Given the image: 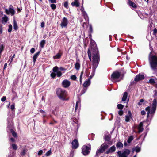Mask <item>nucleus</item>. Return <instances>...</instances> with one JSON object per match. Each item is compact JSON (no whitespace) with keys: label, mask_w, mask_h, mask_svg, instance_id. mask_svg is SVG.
I'll return each instance as SVG.
<instances>
[{"label":"nucleus","mask_w":157,"mask_h":157,"mask_svg":"<svg viewBox=\"0 0 157 157\" xmlns=\"http://www.w3.org/2000/svg\"><path fill=\"white\" fill-rule=\"evenodd\" d=\"M8 18L7 16L5 15H4V17L2 18V23L5 24L7 21Z\"/></svg>","instance_id":"obj_20"},{"label":"nucleus","mask_w":157,"mask_h":157,"mask_svg":"<svg viewBox=\"0 0 157 157\" xmlns=\"http://www.w3.org/2000/svg\"><path fill=\"white\" fill-rule=\"evenodd\" d=\"M11 132L13 136L15 137L17 136L16 133L13 130L11 129Z\"/></svg>","instance_id":"obj_38"},{"label":"nucleus","mask_w":157,"mask_h":157,"mask_svg":"<svg viewBox=\"0 0 157 157\" xmlns=\"http://www.w3.org/2000/svg\"><path fill=\"white\" fill-rule=\"evenodd\" d=\"M90 84V80L88 79V80L85 81L84 84H83V86L84 87H86L88 86Z\"/></svg>","instance_id":"obj_18"},{"label":"nucleus","mask_w":157,"mask_h":157,"mask_svg":"<svg viewBox=\"0 0 157 157\" xmlns=\"http://www.w3.org/2000/svg\"><path fill=\"white\" fill-rule=\"evenodd\" d=\"M2 26L0 27V33L1 34L2 33Z\"/></svg>","instance_id":"obj_60"},{"label":"nucleus","mask_w":157,"mask_h":157,"mask_svg":"<svg viewBox=\"0 0 157 157\" xmlns=\"http://www.w3.org/2000/svg\"><path fill=\"white\" fill-rule=\"evenodd\" d=\"M157 105V101L156 99L153 100L152 104V107L150 109L151 107L148 106L145 108V110L147 112V117H148L149 114H153L155 113L156 110Z\"/></svg>","instance_id":"obj_3"},{"label":"nucleus","mask_w":157,"mask_h":157,"mask_svg":"<svg viewBox=\"0 0 157 157\" xmlns=\"http://www.w3.org/2000/svg\"><path fill=\"white\" fill-rule=\"evenodd\" d=\"M51 154V149H50V150L49 151H48L47 152H46V153L45 154V155L46 156H48L50 155Z\"/></svg>","instance_id":"obj_39"},{"label":"nucleus","mask_w":157,"mask_h":157,"mask_svg":"<svg viewBox=\"0 0 157 157\" xmlns=\"http://www.w3.org/2000/svg\"><path fill=\"white\" fill-rule=\"evenodd\" d=\"M149 82L152 84H154L155 83V82L154 79L151 78L150 79Z\"/></svg>","instance_id":"obj_35"},{"label":"nucleus","mask_w":157,"mask_h":157,"mask_svg":"<svg viewBox=\"0 0 157 157\" xmlns=\"http://www.w3.org/2000/svg\"><path fill=\"white\" fill-rule=\"evenodd\" d=\"M10 102H9V104L7 105V108H9V106H10Z\"/></svg>","instance_id":"obj_63"},{"label":"nucleus","mask_w":157,"mask_h":157,"mask_svg":"<svg viewBox=\"0 0 157 157\" xmlns=\"http://www.w3.org/2000/svg\"><path fill=\"white\" fill-rule=\"evenodd\" d=\"M51 7L52 9L55 10L56 8V6L55 4H52L51 5Z\"/></svg>","instance_id":"obj_43"},{"label":"nucleus","mask_w":157,"mask_h":157,"mask_svg":"<svg viewBox=\"0 0 157 157\" xmlns=\"http://www.w3.org/2000/svg\"><path fill=\"white\" fill-rule=\"evenodd\" d=\"M7 63H5V64H4V68H3L4 70L6 68V67L7 66Z\"/></svg>","instance_id":"obj_57"},{"label":"nucleus","mask_w":157,"mask_h":157,"mask_svg":"<svg viewBox=\"0 0 157 157\" xmlns=\"http://www.w3.org/2000/svg\"><path fill=\"white\" fill-rule=\"evenodd\" d=\"M128 3L129 5L132 7L136 8V4L130 1H129Z\"/></svg>","instance_id":"obj_26"},{"label":"nucleus","mask_w":157,"mask_h":157,"mask_svg":"<svg viewBox=\"0 0 157 157\" xmlns=\"http://www.w3.org/2000/svg\"><path fill=\"white\" fill-rule=\"evenodd\" d=\"M15 54H14L11 57V62H12L13 61V59L14 58V57H15Z\"/></svg>","instance_id":"obj_58"},{"label":"nucleus","mask_w":157,"mask_h":157,"mask_svg":"<svg viewBox=\"0 0 157 157\" xmlns=\"http://www.w3.org/2000/svg\"><path fill=\"white\" fill-rule=\"evenodd\" d=\"M13 148L15 150H17V145L15 144H12L11 145Z\"/></svg>","instance_id":"obj_36"},{"label":"nucleus","mask_w":157,"mask_h":157,"mask_svg":"<svg viewBox=\"0 0 157 157\" xmlns=\"http://www.w3.org/2000/svg\"><path fill=\"white\" fill-rule=\"evenodd\" d=\"M140 151V148L139 147H136L135 148V151L136 152H138Z\"/></svg>","instance_id":"obj_45"},{"label":"nucleus","mask_w":157,"mask_h":157,"mask_svg":"<svg viewBox=\"0 0 157 157\" xmlns=\"http://www.w3.org/2000/svg\"><path fill=\"white\" fill-rule=\"evenodd\" d=\"M133 138L132 136H131L129 137L128 140L127 142L128 143H130L133 140Z\"/></svg>","instance_id":"obj_32"},{"label":"nucleus","mask_w":157,"mask_h":157,"mask_svg":"<svg viewBox=\"0 0 157 157\" xmlns=\"http://www.w3.org/2000/svg\"><path fill=\"white\" fill-rule=\"evenodd\" d=\"M6 98L5 96H3L1 98V101H4L6 100Z\"/></svg>","instance_id":"obj_50"},{"label":"nucleus","mask_w":157,"mask_h":157,"mask_svg":"<svg viewBox=\"0 0 157 157\" xmlns=\"http://www.w3.org/2000/svg\"><path fill=\"white\" fill-rule=\"evenodd\" d=\"M40 26H41V27H42V28H43L44 27V22H42V23H41Z\"/></svg>","instance_id":"obj_59"},{"label":"nucleus","mask_w":157,"mask_h":157,"mask_svg":"<svg viewBox=\"0 0 157 157\" xmlns=\"http://www.w3.org/2000/svg\"><path fill=\"white\" fill-rule=\"evenodd\" d=\"M72 148L73 149L77 148L79 146L78 142L76 139H75L72 142Z\"/></svg>","instance_id":"obj_12"},{"label":"nucleus","mask_w":157,"mask_h":157,"mask_svg":"<svg viewBox=\"0 0 157 157\" xmlns=\"http://www.w3.org/2000/svg\"><path fill=\"white\" fill-rule=\"evenodd\" d=\"M58 69V67L57 66H56L53 67L52 70L53 72L56 73L57 76L59 77L61 76L62 74L61 72L60 71H59Z\"/></svg>","instance_id":"obj_11"},{"label":"nucleus","mask_w":157,"mask_h":157,"mask_svg":"<svg viewBox=\"0 0 157 157\" xmlns=\"http://www.w3.org/2000/svg\"><path fill=\"white\" fill-rule=\"evenodd\" d=\"M123 146L122 143L120 142H118L116 144V146L117 148H121Z\"/></svg>","instance_id":"obj_30"},{"label":"nucleus","mask_w":157,"mask_h":157,"mask_svg":"<svg viewBox=\"0 0 157 157\" xmlns=\"http://www.w3.org/2000/svg\"><path fill=\"white\" fill-rule=\"evenodd\" d=\"M55 73L54 72H52L51 74V76L53 78H54L56 75Z\"/></svg>","instance_id":"obj_46"},{"label":"nucleus","mask_w":157,"mask_h":157,"mask_svg":"<svg viewBox=\"0 0 157 157\" xmlns=\"http://www.w3.org/2000/svg\"><path fill=\"white\" fill-rule=\"evenodd\" d=\"M130 151L128 149H125L121 152V151H118L117 152V154L118 155L119 157H128V156L130 154Z\"/></svg>","instance_id":"obj_7"},{"label":"nucleus","mask_w":157,"mask_h":157,"mask_svg":"<svg viewBox=\"0 0 157 157\" xmlns=\"http://www.w3.org/2000/svg\"><path fill=\"white\" fill-rule=\"evenodd\" d=\"M157 33V29H156L155 28L153 30V33L155 35Z\"/></svg>","instance_id":"obj_53"},{"label":"nucleus","mask_w":157,"mask_h":157,"mask_svg":"<svg viewBox=\"0 0 157 157\" xmlns=\"http://www.w3.org/2000/svg\"><path fill=\"white\" fill-rule=\"evenodd\" d=\"M144 100L143 99L140 100V101L138 103V105L140 106L142 105V103L144 102Z\"/></svg>","instance_id":"obj_40"},{"label":"nucleus","mask_w":157,"mask_h":157,"mask_svg":"<svg viewBox=\"0 0 157 157\" xmlns=\"http://www.w3.org/2000/svg\"><path fill=\"white\" fill-rule=\"evenodd\" d=\"M109 147L108 145L105 144H102L100 146V148L96 152V155L99 156L100 154L104 151Z\"/></svg>","instance_id":"obj_6"},{"label":"nucleus","mask_w":157,"mask_h":157,"mask_svg":"<svg viewBox=\"0 0 157 157\" xmlns=\"http://www.w3.org/2000/svg\"><path fill=\"white\" fill-rule=\"evenodd\" d=\"M13 28L15 30H17L18 29L17 22L15 20H13Z\"/></svg>","instance_id":"obj_27"},{"label":"nucleus","mask_w":157,"mask_h":157,"mask_svg":"<svg viewBox=\"0 0 157 157\" xmlns=\"http://www.w3.org/2000/svg\"><path fill=\"white\" fill-rule=\"evenodd\" d=\"M80 63L78 62H76L75 65V68L77 70H78L80 68Z\"/></svg>","instance_id":"obj_28"},{"label":"nucleus","mask_w":157,"mask_h":157,"mask_svg":"<svg viewBox=\"0 0 157 157\" xmlns=\"http://www.w3.org/2000/svg\"><path fill=\"white\" fill-rule=\"evenodd\" d=\"M128 93L127 92H124V93L123 95L122 98V101H125L127 98Z\"/></svg>","instance_id":"obj_22"},{"label":"nucleus","mask_w":157,"mask_h":157,"mask_svg":"<svg viewBox=\"0 0 157 157\" xmlns=\"http://www.w3.org/2000/svg\"><path fill=\"white\" fill-rule=\"evenodd\" d=\"M64 7L66 8H68V2H65L64 4Z\"/></svg>","instance_id":"obj_47"},{"label":"nucleus","mask_w":157,"mask_h":157,"mask_svg":"<svg viewBox=\"0 0 157 157\" xmlns=\"http://www.w3.org/2000/svg\"><path fill=\"white\" fill-rule=\"evenodd\" d=\"M104 139L105 141H108L110 139V137L108 136H105L104 137Z\"/></svg>","instance_id":"obj_37"},{"label":"nucleus","mask_w":157,"mask_h":157,"mask_svg":"<svg viewBox=\"0 0 157 157\" xmlns=\"http://www.w3.org/2000/svg\"><path fill=\"white\" fill-rule=\"evenodd\" d=\"M40 53V52H38L36 53L33 57V61L34 63H35L36 60V59L38 56L39 54Z\"/></svg>","instance_id":"obj_19"},{"label":"nucleus","mask_w":157,"mask_h":157,"mask_svg":"<svg viewBox=\"0 0 157 157\" xmlns=\"http://www.w3.org/2000/svg\"><path fill=\"white\" fill-rule=\"evenodd\" d=\"M52 3H56V0H48Z\"/></svg>","instance_id":"obj_54"},{"label":"nucleus","mask_w":157,"mask_h":157,"mask_svg":"<svg viewBox=\"0 0 157 157\" xmlns=\"http://www.w3.org/2000/svg\"><path fill=\"white\" fill-rule=\"evenodd\" d=\"M35 51V49L34 48H32L30 50V52L32 53H33Z\"/></svg>","instance_id":"obj_51"},{"label":"nucleus","mask_w":157,"mask_h":157,"mask_svg":"<svg viewBox=\"0 0 157 157\" xmlns=\"http://www.w3.org/2000/svg\"><path fill=\"white\" fill-rule=\"evenodd\" d=\"M57 96L60 99L62 100H66V97L67 95V92L64 90L61 89H58L56 91Z\"/></svg>","instance_id":"obj_4"},{"label":"nucleus","mask_w":157,"mask_h":157,"mask_svg":"<svg viewBox=\"0 0 157 157\" xmlns=\"http://www.w3.org/2000/svg\"><path fill=\"white\" fill-rule=\"evenodd\" d=\"M87 53L89 58L92 63V75L90 76V78H91L94 75L95 70L98 64L100 56L98 50L96 48H91L90 51L89 49Z\"/></svg>","instance_id":"obj_1"},{"label":"nucleus","mask_w":157,"mask_h":157,"mask_svg":"<svg viewBox=\"0 0 157 157\" xmlns=\"http://www.w3.org/2000/svg\"><path fill=\"white\" fill-rule=\"evenodd\" d=\"M27 151V150L26 149H23L21 153V155H24Z\"/></svg>","instance_id":"obj_33"},{"label":"nucleus","mask_w":157,"mask_h":157,"mask_svg":"<svg viewBox=\"0 0 157 157\" xmlns=\"http://www.w3.org/2000/svg\"><path fill=\"white\" fill-rule=\"evenodd\" d=\"M117 107L119 109H122L123 108L124 106L122 104H119L117 105Z\"/></svg>","instance_id":"obj_34"},{"label":"nucleus","mask_w":157,"mask_h":157,"mask_svg":"<svg viewBox=\"0 0 157 157\" xmlns=\"http://www.w3.org/2000/svg\"><path fill=\"white\" fill-rule=\"evenodd\" d=\"M45 43V40H42L40 42V46L41 48H43L44 45Z\"/></svg>","instance_id":"obj_31"},{"label":"nucleus","mask_w":157,"mask_h":157,"mask_svg":"<svg viewBox=\"0 0 157 157\" xmlns=\"http://www.w3.org/2000/svg\"><path fill=\"white\" fill-rule=\"evenodd\" d=\"M80 101H78L76 102L75 105V111L77 110L78 108L80 106Z\"/></svg>","instance_id":"obj_23"},{"label":"nucleus","mask_w":157,"mask_h":157,"mask_svg":"<svg viewBox=\"0 0 157 157\" xmlns=\"http://www.w3.org/2000/svg\"><path fill=\"white\" fill-rule=\"evenodd\" d=\"M10 108H11V109L12 111H13L15 109V104H14V103H13V104L12 105H11Z\"/></svg>","instance_id":"obj_42"},{"label":"nucleus","mask_w":157,"mask_h":157,"mask_svg":"<svg viewBox=\"0 0 157 157\" xmlns=\"http://www.w3.org/2000/svg\"><path fill=\"white\" fill-rule=\"evenodd\" d=\"M12 29V26L10 24L9 25V28L8 29V31L10 32L11 31Z\"/></svg>","instance_id":"obj_41"},{"label":"nucleus","mask_w":157,"mask_h":157,"mask_svg":"<svg viewBox=\"0 0 157 157\" xmlns=\"http://www.w3.org/2000/svg\"><path fill=\"white\" fill-rule=\"evenodd\" d=\"M154 97L155 98L157 96V91L156 90H154Z\"/></svg>","instance_id":"obj_52"},{"label":"nucleus","mask_w":157,"mask_h":157,"mask_svg":"<svg viewBox=\"0 0 157 157\" xmlns=\"http://www.w3.org/2000/svg\"><path fill=\"white\" fill-rule=\"evenodd\" d=\"M132 118V116L130 115H126L125 116V121L126 122L129 121L130 119Z\"/></svg>","instance_id":"obj_29"},{"label":"nucleus","mask_w":157,"mask_h":157,"mask_svg":"<svg viewBox=\"0 0 157 157\" xmlns=\"http://www.w3.org/2000/svg\"><path fill=\"white\" fill-rule=\"evenodd\" d=\"M116 150V148L114 146H112L109 148L108 150H107L105 153L106 154H109V153H111L115 151Z\"/></svg>","instance_id":"obj_15"},{"label":"nucleus","mask_w":157,"mask_h":157,"mask_svg":"<svg viewBox=\"0 0 157 157\" xmlns=\"http://www.w3.org/2000/svg\"><path fill=\"white\" fill-rule=\"evenodd\" d=\"M43 151L42 150H40L38 152V155H42L43 153Z\"/></svg>","instance_id":"obj_48"},{"label":"nucleus","mask_w":157,"mask_h":157,"mask_svg":"<svg viewBox=\"0 0 157 157\" xmlns=\"http://www.w3.org/2000/svg\"><path fill=\"white\" fill-rule=\"evenodd\" d=\"M128 114H129V115H131V116H132V115H131V112L130 111H128Z\"/></svg>","instance_id":"obj_64"},{"label":"nucleus","mask_w":157,"mask_h":157,"mask_svg":"<svg viewBox=\"0 0 157 157\" xmlns=\"http://www.w3.org/2000/svg\"><path fill=\"white\" fill-rule=\"evenodd\" d=\"M120 76L121 74L118 71L114 72L111 76V80L113 82H119L121 80Z\"/></svg>","instance_id":"obj_5"},{"label":"nucleus","mask_w":157,"mask_h":157,"mask_svg":"<svg viewBox=\"0 0 157 157\" xmlns=\"http://www.w3.org/2000/svg\"><path fill=\"white\" fill-rule=\"evenodd\" d=\"M90 44L91 45H92L93 46V47L92 46H90L91 48H96V46L95 45V43L94 40H92L91 38H90Z\"/></svg>","instance_id":"obj_21"},{"label":"nucleus","mask_w":157,"mask_h":157,"mask_svg":"<svg viewBox=\"0 0 157 157\" xmlns=\"http://www.w3.org/2000/svg\"><path fill=\"white\" fill-rule=\"evenodd\" d=\"M68 23V20L66 17H64L61 21V26L62 28L66 27Z\"/></svg>","instance_id":"obj_9"},{"label":"nucleus","mask_w":157,"mask_h":157,"mask_svg":"<svg viewBox=\"0 0 157 157\" xmlns=\"http://www.w3.org/2000/svg\"><path fill=\"white\" fill-rule=\"evenodd\" d=\"M74 1L72 2L71 5L72 6H75L76 7H78L79 6V3L78 0H74Z\"/></svg>","instance_id":"obj_17"},{"label":"nucleus","mask_w":157,"mask_h":157,"mask_svg":"<svg viewBox=\"0 0 157 157\" xmlns=\"http://www.w3.org/2000/svg\"><path fill=\"white\" fill-rule=\"evenodd\" d=\"M70 82L67 79L64 80L62 82V85L63 87L67 88L69 87L70 85Z\"/></svg>","instance_id":"obj_10"},{"label":"nucleus","mask_w":157,"mask_h":157,"mask_svg":"<svg viewBox=\"0 0 157 157\" xmlns=\"http://www.w3.org/2000/svg\"><path fill=\"white\" fill-rule=\"evenodd\" d=\"M82 14H83L86 20L88 21V17L86 12L85 11H83L82 9Z\"/></svg>","instance_id":"obj_25"},{"label":"nucleus","mask_w":157,"mask_h":157,"mask_svg":"<svg viewBox=\"0 0 157 157\" xmlns=\"http://www.w3.org/2000/svg\"><path fill=\"white\" fill-rule=\"evenodd\" d=\"M71 78L73 80H76V76L75 75H72L71 76Z\"/></svg>","instance_id":"obj_44"},{"label":"nucleus","mask_w":157,"mask_h":157,"mask_svg":"<svg viewBox=\"0 0 157 157\" xmlns=\"http://www.w3.org/2000/svg\"><path fill=\"white\" fill-rule=\"evenodd\" d=\"M89 28L90 31L91 32L92 31V27L91 25H90Z\"/></svg>","instance_id":"obj_62"},{"label":"nucleus","mask_w":157,"mask_h":157,"mask_svg":"<svg viewBox=\"0 0 157 157\" xmlns=\"http://www.w3.org/2000/svg\"><path fill=\"white\" fill-rule=\"evenodd\" d=\"M149 61L152 69L154 70H157V56L151 55L150 53L149 56Z\"/></svg>","instance_id":"obj_2"},{"label":"nucleus","mask_w":157,"mask_h":157,"mask_svg":"<svg viewBox=\"0 0 157 157\" xmlns=\"http://www.w3.org/2000/svg\"><path fill=\"white\" fill-rule=\"evenodd\" d=\"M10 140L11 141L13 142L15 141V140L14 138H10Z\"/></svg>","instance_id":"obj_61"},{"label":"nucleus","mask_w":157,"mask_h":157,"mask_svg":"<svg viewBox=\"0 0 157 157\" xmlns=\"http://www.w3.org/2000/svg\"><path fill=\"white\" fill-rule=\"evenodd\" d=\"M123 111L121 110H120L118 112V114L120 116L122 115L123 114Z\"/></svg>","instance_id":"obj_49"},{"label":"nucleus","mask_w":157,"mask_h":157,"mask_svg":"<svg viewBox=\"0 0 157 157\" xmlns=\"http://www.w3.org/2000/svg\"><path fill=\"white\" fill-rule=\"evenodd\" d=\"M91 145L88 144V146L84 145L82 148V152L84 155H86L90 152V150Z\"/></svg>","instance_id":"obj_8"},{"label":"nucleus","mask_w":157,"mask_h":157,"mask_svg":"<svg viewBox=\"0 0 157 157\" xmlns=\"http://www.w3.org/2000/svg\"><path fill=\"white\" fill-rule=\"evenodd\" d=\"M144 75L142 74H139L136 76L134 80L135 81L137 82L141 80L144 78Z\"/></svg>","instance_id":"obj_14"},{"label":"nucleus","mask_w":157,"mask_h":157,"mask_svg":"<svg viewBox=\"0 0 157 157\" xmlns=\"http://www.w3.org/2000/svg\"><path fill=\"white\" fill-rule=\"evenodd\" d=\"M40 112L42 113L43 115H45V112L43 110H42L41 109V110H40Z\"/></svg>","instance_id":"obj_55"},{"label":"nucleus","mask_w":157,"mask_h":157,"mask_svg":"<svg viewBox=\"0 0 157 157\" xmlns=\"http://www.w3.org/2000/svg\"><path fill=\"white\" fill-rule=\"evenodd\" d=\"M141 113L142 115H144L145 114V112L144 110L142 111Z\"/></svg>","instance_id":"obj_56"},{"label":"nucleus","mask_w":157,"mask_h":157,"mask_svg":"<svg viewBox=\"0 0 157 157\" xmlns=\"http://www.w3.org/2000/svg\"><path fill=\"white\" fill-rule=\"evenodd\" d=\"M62 54L60 53H58L56 55L53 56L54 59H59L60 58Z\"/></svg>","instance_id":"obj_24"},{"label":"nucleus","mask_w":157,"mask_h":157,"mask_svg":"<svg viewBox=\"0 0 157 157\" xmlns=\"http://www.w3.org/2000/svg\"><path fill=\"white\" fill-rule=\"evenodd\" d=\"M5 12L7 14H11L12 15H14L15 13L14 9L11 8H10L9 10L6 9Z\"/></svg>","instance_id":"obj_13"},{"label":"nucleus","mask_w":157,"mask_h":157,"mask_svg":"<svg viewBox=\"0 0 157 157\" xmlns=\"http://www.w3.org/2000/svg\"><path fill=\"white\" fill-rule=\"evenodd\" d=\"M138 132L140 133L143 131V123L142 122H141L139 124L138 127Z\"/></svg>","instance_id":"obj_16"}]
</instances>
